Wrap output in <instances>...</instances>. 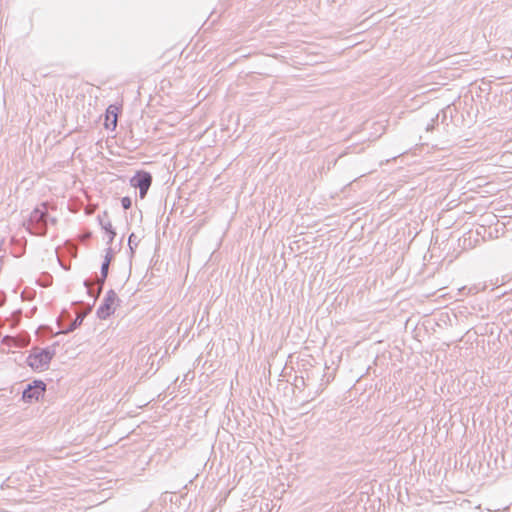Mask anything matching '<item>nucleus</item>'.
I'll return each mask as SVG.
<instances>
[{
    "label": "nucleus",
    "mask_w": 512,
    "mask_h": 512,
    "mask_svg": "<svg viewBox=\"0 0 512 512\" xmlns=\"http://www.w3.org/2000/svg\"><path fill=\"white\" fill-rule=\"evenodd\" d=\"M49 213L47 203L36 206L30 214L27 230L36 236H46L48 231Z\"/></svg>",
    "instance_id": "1"
},
{
    "label": "nucleus",
    "mask_w": 512,
    "mask_h": 512,
    "mask_svg": "<svg viewBox=\"0 0 512 512\" xmlns=\"http://www.w3.org/2000/svg\"><path fill=\"white\" fill-rule=\"evenodd\" d=\"M58 343H54L52 346L39 348L34 347L31 349L29 356L27 357V364L33 370L44 371L49 368L51 360L56 354V346Z\"/></svg>",
    "instance_id": "2"
},
{
    "label": "nucleus",
    "mask_w": 512,
    "mask_h": 512,
    "mask_svg": "<svg viewBox=\"0 0 512 512\" xmlns=\"http://www.w3.org/2000/svg\"><path fill=\"white\" fill-rule=\"evenodd\" d=\"M114 260V253H113V250L112 248H108L106 250V254L104 256V260L101 264V269H100V276H96L97 278V290L96 292L94 293V290L93 288L91 287L90 285V280L86 279L84 281V286L86 287L87 289V293L90 295V296H94V298L96 299L97 297H99V295L101 294L102 290H103V287H104V284H105V281L108 277V274H109V266L111 264V262Z\"/></svg>",
    "instance_id": "3"
},
{
    "label": "nucleus",
    "mask_w": 512,
    "mask_h": 512,
    "mask_svg": "<svg viewBox=\"0 0 512 512\" xmlns=\"http://www.w3.org/2000/svg\"><path fill=\"white\" fill-rule=\"evenodd\" d=\"M120 302V299L118 298L116 292L112 289L107 291L106 295L104 296L100 306L97 309V316L101 320H105L108 317H110L115 309L118 303Z\"/></svg>",
    "instance_id": "4"
},
{
    "label": "nucleus",
    "mask_w": 512,
    "mask_h": 512,
    "mask_svg": "<svg viewBox=\"0 0 512 512\" xmlns=\"http://www.w3.org/2000/svg\"><path fill=\"white\" fill-rule=\"evenodd\" d=\"M46 391V384L42 380H34L27 384L26 388L22 392V400L25 403H33L39 401L40 397L44 395Z\"/></svg>",
    "instance_id": "5"
},
{
    "label": "nucleus",
    "mask_w": 512,
    "mask_h": 512,
    "mask_svg": "<svg viewBox=\"0 0 512 512\" xmlns=\"http://www.w3.org/2000/svg\"><path fill=\"white\" fill-rule=\"evenodd\" d=\"M152 175L150 172L145 170H139L135 173V175L130 179V184L132 187L137 189L150 188L152 184Z\"/></svg>",
    "instance_id": "6"
},
{
    "label": "nucleus",
    "mask_w": 512,
    "mask_h": 512,
    "mask_svg": "<svg viewBox=\"0 0 512 512\" xmlns=\"http://www.w3.org/2000/svg\"><path fill=\"white\" fill-rule=\"evenodd\" d=\"M119 108L115 105H110L105 113L104 126L106 129L115 130L117 126V116Z\"/></svg>",
    "instance_id": "7"
},
{
    "label": "nucleus",
    "mask_w": 512,
    "mask_h": 512,
    "mask_svg": "<svg viewBox=\"0 0 512 512\" xmlns=\"http://www.w3.org/2000/svg\"><path fill=\"white\" fill-rule=\"evenodd\" d=\"M99 223L103 230L109 237L108 244H111L116 236V231L112 227L111 221L109 220L108 213L105 211L103 215H98Z\"/></svg>",
    "instance_id": "8"
},
{
    "label": "nucleus",
    "mask_w": 512,
    "mask_h": 512,
    "mask_svg": "<svg viewBox=\"0 0 512 512\" xmlns=\"http://www.w3.org/2000/svg\"><path fill=\"white\" fill-rule=\"evenodd\" d=\"M84 318H85V314H78L76 316V318L67 327H62L61 331H59L57 334H59V333L69 334V333L73 332L75 329H77L83 323Z\"/></svg>",
    "instance_id": "9"
},
{
    "label": "nucleus",
    "mask_w": 512,
    "mask_h": 512,
    "mask_svg": "<svg viewBox=\"0 0 512 512\" xmlns=\"http://www.w3.org/2000/svg\"><path fill=\"white\" fill-rule=\"evenodd\" d=\"M128 246L130 248L131 253L133 254L135 248L138 246V240L134 233H131L128 238Z\"/></svg>",
    "instance_id": "10"
},
{
    "label": "nucleus",
    "mask_w": 512,
    "mask_h": 512,
    "mask_svg": "<svg viewBox=\"0 0 512 512\" xmlns=\"http://www.w3.org/2000/svg\"><path fill=\"white\" fill-rule=\"evenodd\" d=\"M121 205L124 210H128L132 207V199L128 196L121 198Z\"/></svg>",
    "instance_id": "11"
},
{
    "label": "nucleus",
    "mask_w": 512,
    "mask_h": 512,
    "mask_svg": "<svg viewBox=\"0 0 512 512\" xmlns=\"http://www.w3.org/2000/svg\"><path fill=\"white\" fill-rule=\"evenodd\" d=\"M149 188L139 189V196L141 199L145 198L147 195Z\"/></svg>",
    "instance_id": "12"
},
{
    "label": "nucleus",
    "mask_w": 512,
    "mask_h": 512,
    "mask_svg": "<svg viewBox=\"0 0 512 512\" xmlns=\"http://www.w3.org/2000/svg\"><path fill=\"white\" fill-rule=\"evenodd\" d=\"M48 222H50L52 225H55L57 223V219L54 217L53 218L49 217Z\"/></svg>",
    "instance_id": "13"
},
{
    "label": "nucleus",
    "mask_w": 512,
    "mask_h": 512,
    "mask_svg": "<svg viewBox=\"0 0 512 512\" xmlns=\"http://www.w3.org/2000/svg\"><path fill=\"white\" fill-rule=\"evenodd\" d=\"M432 128H433V124H432V125H428V126H427V130H430V129H432Z\"/></svg>",
    "instance_id": "14"
},
{
    "label": "nucleus",
    "mask_w": 512,
    "mask_h": 512,
    "mask_svg": "<svg viewBox=\"0 0 512 512\" xmlns=\"http://www.w3.org/2000/svg\"><path fill=\"white\" fill-rule=\"evenodd\" d=\"M62 268H64L65 270L69 269V267H65V265H62Z\"/></svg>",
    "instance_id": "15"
},
{
    "label": "nucleus",
    "mask_w": 512,
    "mask_h": 512,
    "mask_svg": "<svg viewBox=\"0 0 512 512\" xmlns=\"http://www.w3.org/2000/svg\"><path fill=\"white\" fill-rule=\"evenodd\" d=\"M62 268H64L65 270L69 269V267H65V265H62Z\"/></svg>",
    "instance_id": "16"
}]
</instances>
